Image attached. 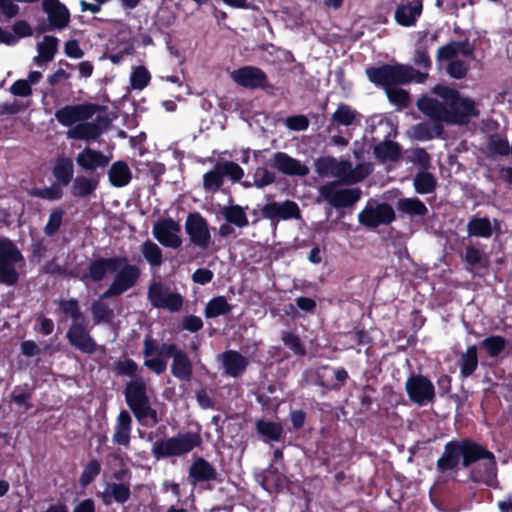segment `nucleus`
<instances>
[{
    "label": "nucleus",
    "instance_id": "f257e3e1",
    "mask_svg": "<svg viewBox=\"0 0 512 512\" xmlns=\"http://www.w3.org/2000/svg\"><path fill=\"white\" fill-rule=\"evenodd\" d=\"M433 93L439 96L442 102L427 96L417 102L419 110L431 119L464 124L470 118L478 115L475 102L470 98L460 96L454 89L436 85L433 88Z\"/></svg>",
    "mask_w": 512,
    "mask_h": 512
},
{
    "label": "nucleus",
    "instance_id": "f03ea898",
    "mask_svg": "<svg viewBox=\"0 0 512 512\" xmlns=\"http://www.w3.org/2000/svg\"><path fill=\"white\" fill-rule=\"evenodd\" d=\"M366 74L371 82L381 85L385 89L409 82L423 83L428 77L427 73L416 71L411 66L399 64L367 68Z\"/></svg>",
    "mask_w": 512,
    "mask_h": 512
},
{
    "label": "nucleus",
    "instance_id": "7ed1b4c3",
    "mask_svg": "<svg viewBox=\"0 0 512 512\" xmlns=\"http://www.w3.org/2000/svg\"><path fill=\"white\" fill-rule=\"evenodd\" d=\"M483 447L479 444L469 441H450L444 447L442 456L437 460V468L444 472L455 468L460 459L464 467L478 461L479 456L483 455Z\"/></svg>",
    "mask_w": 512,
    "mask_h": 512
},
{
    "label": "nucleus",
    "instance_id": "20e7f679",
    "mask_svg": "<svg viewBox=\"0 0 512 512\" xmlns=\"http://www.w3.org/2000/svg\"><path fill=\"white\" fill-rule=\"evenodd\" d=\"M316 170L322 176L335 177L347 183H356L368 176L372 167L369 163H361L353 168L347 161L325 157L317 161Z\"/></svg>",
    "mask_w": 512,
    "mask_h": 512
},
{
    "label": "nucleus",
    "instance_id": "39448f33",
    "mask_svg": "<svg viewBox=\"0 0 512 512\" xmlns=\"http://www.w3.org/2000/svg\"><path fill=\"white\" fill-rule=\"evenodd\" d=\"M201 443L202 438L198 432L181 433L155 442L152 447V453L157 460L180 457L199 447Z\"/></svg>",
    "mask_w": 512,
    "mask_h": 512
},
{
    "label": "nucleus",
    "instance_id": "423d86ee",
    "mask_svg": "<svg viewBox=\"0 0 512 512\" xmlns=\"http://www.w3.org/2000/svg\"><path fill=\"white\" fill-rule=\"evenodd\" d=\"M23 263L24 258L16 245L8 238H0V283L15 284Z\"/></svg>",
    "mask_w": 512,
    "mask_h": 512
},
{
    "label": "nucleus",
    "instance_id": "0eeeda50",
    "mask_svg": "<svg viewBox=\"0 0 512 512\" xmlns=\"http://www.w3.org/2000/svg\"><path fill=\"white\" fill-rule=\"evenodd\" d=\"M113 273V281L101 298L118 296L132 288L139 279L140 269L130 264L127 258L118 257Z\"/></svg>",
    "mask_w": 512,
    "mask_h": 512
},
{
    "label": "nucleus",
    "instance_id": "6e6552de",
    "mask_svg": "<svg viewBox=\"0 0 512 512\" xmlns=\"http://www.w3.org/2000/svg\"><path fill=\"white\" fill-rule=\"evenodd\" d=\"M405 390L409 399L419 406L430 404L435 398L433 383L423 375H411L406 380Z\"/></svg>",
    "mask_w": 512,
    "mask_h": 512
},
{
    "label": "nucleus",
    "instance_id": "1a4fd4ad",
    "mask_svg": "<svg viewBox=\"0 0 512 512\" xmlns=\"http://www.w3.org/2000/svg\"><path fill=\"white\" fill-rule=\"evenodd\" d=\"M97 111L98 106L91 103L67 105L56 111L55 118L61 125L71 128L91 119Z\"/></svg>",
    "mask_w": 512,
    "mask_h": 512
},
{
    "label": "nucleus",
    "instance_id": "9d476101",
    "mask_svg": "<svg viewBox=\"0 0 512 512\" xmlns=\"http://www.w3.org/2000/svg\"><path fill=\"white\" fill-rule=\"evenodd\" d=\"M148 299L156 308L166 309L170 312L179 311L183 304L180 294L171 292L161 283H153L148 290Z\"/></svg>",
    "mask_w": 512,
    "mask_h": 512
},
{
    "label": "nucleus",
    "instance_id": "9b49d317",
    "mask_svg": "<svg viewBox=\"0 0 512 512\" xmlns=\"http://www.w3.org/2000/svg\"><path fill=\"white\" fill-rule=\"evenodd\" d=\"M394 218L395 213L393 208L386 203L368 205L358 214L359 223L369 228L387 225L391 223Z\"/></svg>",
    "mask_w": 512,
    "mask_h": 512
},
{
    "label": "nucleus",
    "instance_id": "f8f14e48",
    "mask_svg": "<svg viewBox=\"0 0 512 512\" xmlns=\"http://www.w3.org/2000/svg\"><path fill=\"white\" fill-rule=\"evenodd\" d=\"M185 230L192 244L201 249L209 247L211 242L210 230L207 221L199 213L188 215Z\"/></svg>",
    "mask_w": 512,
    "mask_h": 512
},
{
    "label": "nucleus",
    "instance_id": "ddd939ff",
    "mask_svg": "<svg viewBox=\"0 0 512 512\" xmlns=\"http://www.w3.org/2000/svg\"><path fill=\"white\" fill-rule=\"evenodd\" d=\"M320 197L336 208L351 206L360 198L358 189H340L334 183L322 186Z\"/></svg>",
    "mask_w": 512,
    "mask_h": 512
},
{
    "label": "nucleus",
    "instance_id": "4468645a",
    "mask_svg": "<svg viewBox=\"0 0 512 512\" xmlns=\"http://www.w3.org/2000/svg\"><path fill=\"white\" fill-rule=\"evenodd\" d=\"M154 237L165 247L177 249L182 245L181 226L173 219H163L153 226Z\"/></svg>",
    "mask_w": 512,
    "mask_h": 512
},
{
    "label": "nucleus",
    "instance_id": "2eb2a0df",
    "mask_svg": "<svg viewBox=\"0 0 512 512\" xmlns=\"http://www.w3.org/2000/svg\"><path fill=\"white\" fill-rule=\"evenodd\" d=\"M231 79L247 89H266L269 87L266 74L258 67L244 66L230 73Z\"/></svg>",
    "mask_w": 512,
    "mask_h": 512
},
{
    "label": "nucleus",
    "instance_id": "dca6fc26",
    "mask_svg": "<svg viewBox=\"0 0 512 512\" xmlns=\"http://www.w3.org/2000/svg\"><path fill=\"white\" fill-rule=\"evenodd\" d=\"M264 218L270 220L300 219L301 213L297 203L286 200L284 202H270L261 209Z\"/></svg>",
    "mask_w": 512,
    "mask_h": 512
},
{
    "label": "nucleus",
    "instance_id": "f3484780",
    "mask_svg": "<svg viewBox=\"0 0 512 512\" xmlns=\"http://www.w3.org/2000/svg\"><path fill=\"white\" fill-rule=\"evenodd\" d=\"M483 455L478 460H482L471 472L474 481L483 482L491 485L496 480L497 469L494 455L483 447Z\"/></svg>",
    "mask_w": 512,
    "mask_h": 512
},
{
    "label": "nucleus",
    "instance_id": "a211bd4d",
    "mask_svg": "<svg viewBox=\"0 0 512 512\" xmlns=\"http://www.w3.org/2000/svg\"><path fill=\"white\" fill-rule=\"evenodd\" d=\"M271 165L281 173L291 176H306L310 171L307 165L284 152L275 153Z\"/></svg>",
    "mask_w": 512,
    "mask_h": 512
},
{
    "label": "nucleus",
    "instance_id": "6ab92c4d",
    "mask_svg": "<svg viewBox=\"0 0 512 512\" xmlns=\"http://www.w3.org/2000/svg\"><path fill=\"white\" fill-rule=\"evenodd\" d=\"M101 119L97 117L92 121H82L71 127L67 131V137L70 139L92 141L96 140L102 133L100 126Z\"/></svg>",
    "mask_w": 512,
    "mask_h": 512
},
{
    "label": "nucleus",
    "instance_id": "aec40b11",
    "mask_svg": "<svg viewBox=\"0 0 512 512\" xmlns=\"http://www.w3.org/2000/svg\"><path fill=\"white\" fill-rule=\"evenodd\" d=\"M70 344L84 353L96 351V343L81 324L73 323L67 333Z\"/></svg>",
    "mask_w": 512,
    "mask_h": 512
},
{
    "label": "nucleus",
    "instance_id": "412c9836",
    "mask_svg": "<svg viewBox=\"0 0 512 512\" xmlns=\"http://www.w3.org/2000/svg\"><path fill=\"white\" fill-rule=\"evenodd\" d=\"M110 162V157L104 155L102 152L93 150L89 147L83 149L76 156V163L82 169L87 171L96 170L98 168H105Z\"/></svg>",
    "mask_w": 512,
    "mask_h": 512
},
{
    "label": "nucleus",
    "instance_id": "4be33fe9",
    "mask_svg": "<svg viewBox=\"0 0 512 512\" xmlns=\"http://www.w3.org/2000/svg\"><path fill=\"white\" fill-rule=\"evenodd\" d=\"M421 13L422 2L420 0H412L398 5L395 10V20L401 26H413Z\"/></svg>",
    "mask_w": 512,
    "mask_h": 512
},
{
    "label": "nucleus",
    "instance_id": "5701e85b",
    "mask_svg": "<svg viewBox=\"0 0 512 512\" xmlns=\"http://www.w3.org/2000/svg\"><path fill=\"white\" fill-rule=\"evenodd\" d=\"M131 429L132 418L127 411L122 410L116 419L112 442L117 445L128 446L130 443Z\"/></svg>",
    "mask_w": 512,
    "mask_h": 512
},
{
    "label": "nucleus",
    "instance_id": "b1692460",
    "mask_svg": "<svg viewBox=\"0 0 512 512\" xmlns=\"http://www.w3.org/2000/svg\"><path fill=\"white\" fill-rule=\"evenodd\" d=\"M43 9L49 21L56 28H64L69 22V12L58 0H43Z\"/></svg>",
    "mask_w": 512,
    "mask_h": 512
},
{
    "label": "nucleus",
    "instance_id": "393cba45",
    "mask_svg": "<svg viewBox=\"0 0 512 512\" xmlns=\"http://www.w3.org/2000/svg\"><path fill=\"white\" fill-rule=\"evenodd\" d=\"M131 492L127 484L109 482L101 492V498L105 505H110L112 501L125 503L130 498Z\"/></svg>",
    "mask_w": 512,
    "mask_h": 512
},
{
    "label": "nucleus",
    "instance_id": "a878e982",
    "mask_svg": "<svg viewBox=\"0 0 512 512\" xmlns=\"http://www.w3.org/2000/svg\"><path fill=\"white\" fill-rule=\"evenodd\" d=\"M170 356L173 357L172 374L180 380H189L192 375V363L186 353L175 346Z\"/></svg>",
    "mask_w": 512,
    "mask_h": 512
},
{
    "label": "nucleus",
    "instance_id": "bb28decb",
    "mask_svg": "<svg viewBox=\"0 0 512 512\" xmlns=\"http://www.w3.org/2000/svg\"><path fill=\"white\" fill-rule=\"evenodd\" d=\"M224 371L231 377L242 374L247 366V359L236 351H227L221 356Z\"/></svg>",
    "mask_w": 512,
    "mask_h": 512
},
{
    "label": "nucleus",
    "instance_id": "cd10ccee",
    "mask_svg": "<svg viewBox=\"0 0 512 512\" xmlns=\"http://www.w3.org/2000/svg\"><path fill=\"white\" fill-rule=\"evenodd\" d=\"M117 259L118 257L102 258L92 262L84 278H90L93 281L103 280L108 274L113 273Z\"/></svg>",
    "mask_w": 512,
    "mask_h": 512
},
{
    "label": "nucleus",
    "instance_id": "c85d7f7f",
    "mask_svg": "<svg viewBox=\"0 0 512 512\" xmlns=\"http://www.w3.org/2000/svg\"><path fill=\"white\" fill-rule=\"evenodd\" d=\"M126 402L130 408L148 401L146 386L142 379L131 381L125 390Z\"/></svg>",
    "mask_w": 512,
    "mask_h": 512
},
{
    "label": "nucleus",
    "instance_id": "c756f323",
    "mask_svg": "<svg viewBox=\"0 0 512 512\" xmlns=\"http://www.w3.org/2000/svg\"><path fill=\"white\" fill-rule=\"evenodd\" d=\"M108 178L113 186L124 187L131 181L132 173L127 163L117 161L111 165L108 171Z\"/></svg>",
    "mask_w": 512,
    "mask_h": 512
},
{
    "label": "nucleus",
    "instance_id": "7c9ffc66",
    "mask_svg": "<svg viewBox=\"0 0 512 512\" xmlns=\"http://www.w3.org/2000/svg\"><path fill=\"white\" fill-rule=\"evenodd\" d=\"M58 49V39L54 36H45L42 41L37 44V56L34 61L37 64L50 62L53 60Z\"/></svg>",
    "mask_w": 512,
    "mask_h": 512
},
{
    "label": "nucleus",
    "instance_id": "2f4dec72",
    "mask_svg": "<svg viewBox=\"0 0 512 512\" xmlns=\"http://www.w3.org/2000/svg\"><path fill=\"white\" fill-rule=\"evenodd\" d=\"M220 213L228 223L239 228H243L249 223L245 209L239 205L223 206Z\"/></svg>",
    "mask_w": 512,
    "mask_h": 512
},
{
    "label": "nucleus",
    "instance_id": "473e14b6",
    "mask_svg": "<svg viewBox=\"0 0 512 512\" xmlns=\"http://www.w3.org/2000/svg\"><path fill=\"white\" fill-rule=\"evenodd\" d=\"M189 476L195 481H209L216 478V472L206 460L198 458L191 465Z\"/></svg>",
    "mask_w": 512,
    "mask_h": 512
},
{
    "label": "nucleus",
    "instance_id": "72a5a7b5",
    "mask_svg": "<svg viewBox=\"0 0 512 512\" xmlns=\"http://www.w3.org/2000/svg\"><path fill=\"white\" fill-rule=\"evenodd\" d=\"M12 29L17 36H14L11 33L4 31L0 28V43L14 45L17 43L19 38L28 37L32 35V29L30 25L25 21L15 22Z\"/></svg>",
    "mask_w": 512,
    "mask_h": 512
},
{
    "label": "nucleus",
    "instance_id": "f704fd0d",
    "mask_svg": "<svg viewBox=\"0 0 512 512\" xmlns=\"http://www.w3.org/2000/svg\"><path fill=\"white\" fill-rule=\"evenodd\" d=\"M52 172L59 184L67 186L73 177L72 160L69 158L57 159Z\"/></svg>",
    "mask_w": 512,
    "mask_h": 512
},
{
    "label": "nucleus",
    "instance_id": "c9c22d12",
    "mask_svg": "<svg viewBox=\"0 0 512 512\" xmlns=\"http://www.w3.org/2000/svg\"><path fill=\"white\" fill-rule=\"evenodd\" d=\"M131 409L138 421L144 426L152 427L160 421L157 412L150 407L149 401Z\"/></svg>",
    "mask_w": 512,
    "mask_h": 512
},
{
    "label": "nucleus",
    "instance_id": "e433bc0d",
    "mask_svg": "<svg viewBox=\"0 0 512 512\" xmlns=\"http://www.w3.org/2000/svg\"><path fill=\"white\" fill-rule=\"evenodd\" d=\"M397 209L410 216H424L428 212L427 207L418 198L399 199Z\"/></svg>",
    "mask_w": 512,
    "mask_h": 512
},
{
    "label": "nucleus",
    "instance_id": "4c0bfd02",
    "mask_svg": "<svg viewBox=\"0 0 512 512\" xmlns=\"http://www.w3.org/2000/svg\"><path fill=\"white\" fill-rule=\"evenodd\" d=\"M478 366L477 348L469 346L460 358V373L463 377L470 376Z\"/></svg>",
    "mask_w": 512,
    "mask_h": 512
},
{
    "label": "nucleus",
    "instance_id": "58836bf2",
    "mask_svg": "<svg viewBox=\"0 0 512 512\" xmlns=\"http://www.w3.org/2000/svg\"><path fill=\"white\" fill-rule=\"evenodd\" d=\"M256 428L259 434L266 437L270 441H280L283 435V428L280 423L259 420Z\"/></svg>",
    "mask_w": 512,
    "mask_h": 512
},
{
    "label": "nucleus",
    "instance_id": "ea45409f",
    "mask_svg": "<svg viewBox=\"0 0 512 512\" xmlns=\"http://www.w3.org/2000/svg\"><path fill=\"white\" fill-rule=\"evenodd\" d=\"M175 345L163 343L158 344L154 339L147 337L144 340V356H170L174 351Z\"/></svg>",
    "mask_w": 512,
    "mask_h": 512
},
{
    "label": "nucleus",
    "instance_id": "a19ab883",
    "mask_svg": "<svg viewBox=\"0 0 512 512\" xmlns=\"http://www.w3.org/2000/svg\"><path fill=\"white\" fill-rule=\"evenodd\" d=\"M141 252L151 266L159 267L162 264V251L156 243L150 240L144 242L141 246Z\"/></svg>",
    "mask_w": 512,
    "mask_h": 512
},
{
    "label": "nucleus",
    "instance_id": "79ce46f5",
    "mask_svg": "<svg viewBox=\"0 0 512 512\" xmlns=\"http://www.w3.org/2000/svg\"><path fill=\"white\" fill-rule=\"evenodd\" d=\"M374 153L382 161H394L398 159L400 151L396 143L388 141L378 144Z\"/></svg>",
    "mask_w": 512,
    "mask_h": 512
},
{
    "label": "nucleus",
    "instance_id": "37998d69",
    "mask_svg": "<svg viewBox=\"0 0 512 512\" xmlns=\"http://www.w3.org/2000/svg\"><path fill=\"white\" fill-rule=\"evenodd\" d=\"M436 186V180L428 172H420L414 178V187L419 194L431 193Z\"/></svg>",
    "mask_w": 512,
    "mask_h": 512
},
{
    "label": "nucleus",
    "instance_id": "c03bdc74",
    "mask_svg": "<svg viewBox=\"0 0 512 512\" xmlns=\"http://www.w3.org/2000/svg\"><path fill=\"white\" fill-rule=\"evenodd\" d=\"M358 113L346 104H340L337 110L332 115V120L339 125L349 126L351 125Z\"/></svg>",
    "mask_w": 512,
    "mask_h": 512
},
{
    "label": "nucleus",
    "instance_id": "a18cd8bd",
    "mask_svg": "<svg viewBox=\"0 0 512 512\" xmlns=\"http://www.w3.org/2000/svg\"><path fill=\"white\" fill-rule=\"evenodd\" d=\"M481 347L488 353L489 356L497 357L505 349L506 340L498 335L490 336L482 341Z\"/></svg>",
    "mask_w": 512,
    "mask_h": 512
},
{
    "label": "nucleus",
    "instance_id": "49530a36",
    "mask_svg": "<svg viewBox=\"0 0 512 512\" xmlns=\"http://www.w3.org/2000/svg\"><path fill=\"white\" fill-rule=\"evenodd\" d=\"M230 311V306L222 296L210 300L205 308V315L208 318L218 317Z\"/></svg>",
    "mask_w": 512,
    "mask_h": 512
},
{
    "label": "nucleus",
    "instance_id": "de8ad7c7",
    "mask_svg": "<svg viewBox=\"0 0 512 512\" xmlns=\"http://www.w3.org/2000/svg\"><path fill=\"white\" fill-rule=\"evenodd\" d=\"M97 187V181L86 177H77L72 185L74 196L83 197L91 194Z\"/></svg>",
    "mask_w": 512,
    "mask_h": 512
},
{
    "label": "nucleus",
    "instance_id": "09e8293b",
    "mask_svg": "<svg viewBox=\"0 0 512 512\" xmlns=\"http://www.w3.org/2000/svg\"><path fill=\"white\" fill-rule=\"evenodd\" d=\"M151 75L144 66H138L133 69L130 76V85L132 89L142 90L150 82Z\"/></svg>",
    "mask_w": 512,
    "mask_h": 512
},
{
    "label": "nucleus",
    "instance_id": "8fccbe9b",
    "mask_svg": "<svg viewBox=\"0 0 512 512\" xmlns=\"http://www.w3.org/2000/svg\"><path fill=\"white\" fill-rule=\"evenodd\" d=\"M468 231L473 236L487 238L492 234V227L488 219L477 218L469 222Z\"/></svg>",
    "mask_w": 512,
    "mask_h": 512
},
{
    "label": "nucleus",
    "instance_id": "3c124183",
    "mask_svg": "<svg viewBox=\"0 0 512 512\" xmlns=\"http://www.w3.org/2000/svg\"><path fill=\"white\" fill-rule=\"evenodd\" d=\"M385 91L390 102L397 105L398 107L404 108L409 105V94L405 90L394 86L388 87V89H385Z\"/></svg>",
    "mask_w": 512,
    "mask_h": 512
},
{
    "label": "nucleus",
    "instance_id": "603ef678",
    "mask_svg": "<svg viewBox=\"0 0 512 512\" xmlns=\"http://www.w3.org/2000/svg\"><path fill=\"white\" fill-rule=\"evenodd\" d=\"M217 165L222 177L228 176L233 181H239L244 175L243 169L234 162L226 161L218 163Z\"/></svg>",
    "mask_w": 512,
    "mask_h": 512
},
{
    "label": "nucleus",
    "instance_id": "864d4df0",
    "mask_svg": "<svg viewBox=\"0 0 512 512\" xmlns=\"http://www.w3.org/2000/svg\"><path fill=\"white\" fill-rule=\"evenodd\" d=\"M222 178V174L220 170H218V165L216 164L213 170L204 174V188L210 191L218 190L223 183Z\"/></svg>",
    "mask_w": 512,
    "mask_h": 512
},
{
    "label": "nucleus",
    "instance_id": "5fc2aeb1",
    "mask_svg": "<svg viewBox=\"0 0 512 512\" xmlns=\"http://www.w3.org/2000/svg\"><path fill=\"white\" fill-rule=\"evenodd\" d=\"M30 195L46 200H57L62 197V190L60 186L54 184L43 189L34 188L30 191Z\"/></svg>",
    "mask_w": 512,
    "mask_h": 512
},
{
    "label": "nucleus",
    "instance_id": "6e6d98bb",
    "mask_svg": "<svg viewBox=\"0 0 512 512\" xmlns=\"http://www.w3.org/2000/svg\"><path fill=\"white\" fill-rule=\"evenodd\" d=\"M101 466L97 460H91L84 468L80 477V484L87 486L90 484L100 473Z\"/></svg>",
    "mask_w": 512,
    "mask_h": 512
},
{
    "label": "nucleus",
    "instance_id": "4d7b16f0",
    "mask_svg": "<svg viewBox=\"0 0 512 512\" xmlns=\"http://www.w3.org/2000/svg\"><path fill=\"white\" fill-rule=\"evenodd\" d=\"M92 313L97 322H110L114 317L113 311L100 301L93 304Z\"/></svg>",
    "mask_w": 512,
    "mask_h": 512
},
{
    "label": "nucleus",
    "instance_id": "13d9d810",
    "mask_svg": "<svg viewBox=\"0 0 512 512\" xmlns=\"http://www.w3.org/2000/svg\"><path fill=\"white\" fill-rule=\"evenodd\" d=\"M439 133H440V131H439L438 126H434L431 128L430 125L425 124V123L418 124L413 129L414 137L419 140L431 139V138L439 135Z\"/></svg>",
    "mask_w": 512,
    "mask_h": 512
},
{
    "label": "nucleus",
    "instance_id": "bf43d9fd",
    "mask_svg": "<svg viewBox=\"0 0 512 512\" xmlns=\"http://www.w3.org/2000/svg\"><path fill=\"white\" fill-rule=\"evenodd\" d=\"M64 211L62 209H54L49 216L48 222L45 226V233L47 235H53L58 231L62 223Z\"/></svg>",
    "mask_w": 512,
    "mask_h": 512
},
{
    "label": "nucleus",
    "instance_id": "052dcab7",
    "mask_svg": "<svg viewBox=\"0 0 512 512\" xmlns=\"http://www.w3.org/2000/svg\"><path fill=\"white\" fill-rule=\"evenodd\" d=\"M275 180L274 173L270 172L266 168H258L254 175V185L258 188H263L272 184Z\"/></svg>",
    "mask_w": 512,
    "mask_h": 512
},
{
    "label": "nucleus",
    "instance_id": "680f3d73",
    "mask_svg": "<svg viewBox=\"0 0 512 512\" xmlns=\"http://www.w3.org/2000/svg\"><path fill=\"white\" fill-rule=\"evenodd\" d=\"M168 356H149L145 357V366L156 374H161L166 370Z\"/></svg>",
    "mask_w": 512,
    "mask_h": 512
},
{
    "label": "nucleus",
    "instance_id": "e2e57ef3",
    "mask_svg": "<svg viewBox=\"0 0 512 512\" xmlns=\"http://www.w3.org/2000/svg\"><path fill=\"white\" fill-rule=\"evenodd\" d=\"M10 91L13 95L19 97H27L32 93L31 86L27 80H17L10 87Z\"/></svg>",
    "mask_w": 512,
    "mask_h": 512
},
{
    "label": "nucleus",
    "instance_id": "0e129e2a",
    "mask_svg": "<svg viewBox=\"0 0 512 512\" xmlns=\"http://www.w3.org/2000/svg\"><path fill=\"white\" fill-rule=\"evenodd\" d=\"M464 45L461 43H451L449 45L443 46L438 51L439 59H450L457 55L462 49Z\"/></svg>",
    "mask_w": 512,
    "mask_h": 512
},
{
    "label": "nucleus",
    "instance_id": "69168bd1",
    "mask_svg": "<svg viewBox=\"0 0 512 512\" xmlns=\"http://www.w3.org/2000/svg\"><path fill=\"white\" fill-rule=\"evenodd\" d=\"M309 125L308 119L303 115L288 117L286 119V126L291 130L302 131Z\"/></svg>",
    "mask_w": 512,
    "mask_h": 512
},
{
    "label": "nucleus",
    "instance_id": "338daca9",
    "mask_svg": "<svg viewBox=\"0 0 512 512\" xmlns=\"http://www.w3.org/2000/svg\"><path fill=\"white\" fill-rule=\"evenodd\" d=\"M283 341L285 345L289 347L295 354L303 355L305 353L297 336L291 333H286L283 335Z\"/></svg>",
    "mask_w": 512,
    "mask_h": 512
},
{
    "label": "nucleus",
    "instance_id": "774afa93",
    "mask_svg": "<svg viewBox=\"0 0 512 512\" xmlns=\"http://www.w3.org/2000/svg\"><path fill=\"white\" fill-rule=\"evenodd\" d=\"M64 52L66 56L73 59H80L83 57L84 52L80 48L77 40H69L64 45Z\"/></svg>",
    "mask_w": 512,
    "mask_h": 512
}]
</instances>
